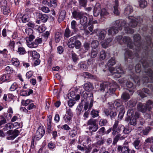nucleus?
<instances>
[{
  "label": "nucleus",
  "instance_id": "obj_29",
  "mask_svg": "<svg viewBox=\"0 0 153 153\" xmlns=\"http://www.w3.org/2000/svg\"><path fill=\"white\" fill-rule=\"evenodd\" d=\"M29 53L30 55L34 59H38L40 57L39 54L36 51H30Z\"/></svg>",
  "mask_w": 153,
  "mask_h": 153
},
{
  "label": "nucleus",
  "instance_id": "obj_3",
  "mask_svg": "<svg viewBox=\"0 0 153 153\" xmlns=\"http://www.w3.org/2000/svg\"><path fill=\"white\" fill-rule=\"evenodd\" d=\"M77 37L74 36L70 38L68 42V45L70 48H73L74 47L77 49H79L81 46L80 41L77 40Z\"/></svg>",
  "mask_w": 153,
  "mask_h": 153
},
{
  "label": "nucleus",
  "instance_id": "obj_24",
  "mask_svg": "<svg viewBox=\"0 0 153 153\" xmlns=\"http://www.w3.org/2000/svg\"><path fill=\"white\" fill-rule=\"evenodd\" d=\"M133 12L132 7L130 5L128 6L125 9L124 13L126 15H128Z\"/></svg>",
  "mask_w": 153,
  "mask_h": 153
},
{
  "label": "nucleus",
  "instance_id": "obj_31",
  "mask_svg": "<svg viewBox=\"0 0 153 153\" xmlns=\"http://www.w3.org/2000/svg\"><path fill=\"white\" fill-rule=\"evenodd\" d=\"M130 98V95L127 92L123 93L121 95L122 99L125 101H127Z\"/></svg>",
  "mask_w": 153,
  "mask_h": 153
},
{
  "label": "nucleus",
  "instance_id": "obj_41",
  "mask_svg": "<svg viewBox=\"0 0 153 153\" xmlns=\"http://www.w3.org/2000/svg\"><path fill=\"white\" fill-rule=\"evenodd\" d=\"M121 128H123V133L125 134H128L132 130L131 128L127 126L126 128H125L123 126H121Z\"/></svg>",
  "mask_w": 153,
  "mask_h": 153
},
{
  "label": "nucleus",
  "instance_id": "obj_40",
  "mask_svg": "<svg viewBox=\"0 0 153 153\" xmlns=\"http://www.w3.org/2000/svg\"><path fill=\"white\" fill-rule=\"evenodd\" d=\"M125 58H133L132 53L131 51L128 50H127L125 53Z\"/></svg>",
  "mask_w": 153,
  "mask_h": 153
},
{
  "label": "nucleus",
  "instance_id": "obj_14",
  "mask_svg": "<svg viewBox=\"0 0 153 153\" xmlns=\"http://www.w3.org/2000/svg\"><path fill=\"white\" fill-rule=\"evenodd\" d=\"M101 10L100 5L99 3H97L95 5L94 10V15L95 16H98L101 13Z\"/></svg>",
  "mask_w": 153,
  "mask_h": 153
},
{
  "label": "nucleus",
  "instance_id": "obj_20",
  "mask_svg": "<svg viewBox=\"0 0 153 153\" xmlns=\"http://www.w3.org/2000/svg\"><path fill=\"white\" fill-rule=\"evenodd\" d=\"M110 84L109 82H105L101 83L100 85L99 90L102 91H105Z\"/></svg>",
  "mask_w": 153,
  "mask_h": 153
},
{
  "label": "nucleus",
  "instance_id": "obj_47",
  "mask_svg": "<svg viewBox=\"0 0 153 153\" xmlns=\"http://www.w3.org/2000/svg\"><path fill=\"white\" fill-rule=\"evenodd\" d=\"M58 3L57 0H50L49 6L54 7H56Z\"/></svg>",
  "mask_w": 153,
  "mask_h": 153
},
{
  "label": "nucleus",
  "instance_id": "obj_50",
  "mask_svg": "<svg viewBox=\"0 0 153 153\" xmlns=\"http://www.w3.org/2000/svg\"><path fill=\"white\" fill-rule=\"evenodd\" d=\"M76 22L74 20L72 21L71 23V28L73 30L74 32H76L77 30V29L76 27Z\"/></svg>",
  "mask_w": 153,
  "mask_h": 153
},
{
  "label": "nucleus",
  "instance_id": "obj_64",
  "mask_svg": "<svg viewBox=\"0 0 153 153\" xmlns=\"http://www.w3.org/2000/svg\"><path fill=\"white\" fill-rule=\"evenodd\" d=\"M153 143V137H149L146 139L144 143L145 144H146L147 143Z\"/></svg>",
  "mask_w": 153,
  "mask_h": 153
},
{
  "label": "nucleus",
  "instance_id": "obj_49",
  "mask_svg": "<svg viewBox=\"0 0 153 153\" xmlns=\"http://www.w3.org/2000/svg\"><path fill=\"white\" fill-rule=\"evenodd\" d=\"M153 102L152 101L150 100H149L146 102V103H145V105H146V107L148 108V111H150L152 109V108L151 105L152 104Z\"/></svg>",
  "mask_w": 153,
  "mask_h": 153
},
{
  "label": "nucleus",
  "instance_id": "obj_58",
  "mask_svg": "<svg viewBox=\"0 0 153 153\" xmlns=\"http://www.w3.org/2000/svg\"><path fill=\"white\" fill-rule=\"evenodd\" d=\"M3 9V13L4 15H6L10 12V10L7 6L2 8Z\"/></svg>",
  "mask_w": 153,
  "mask_h": 153
},
{
  "label": "nucleus",
  "instance_id": "obj_16",
  "mask_svg": "<svg viewBox=\"0 0 153 153\" xmlns=\"http://www.w3.org/2000/svg\"><path fill=\"white\" fill-rule=\"evenodd\" d=\"M112 39L111 38H108L105 39V42L102 43L101 45L104 48H106L110 45V43Z\"/></svg>",
  "mask_w": 153,
  "mask_h": 153
},
{
  "label": "nucleus",
  "instance_id": "obj_38",
  "mask_svg": "<svg viewBox=\"0 0 153 153\" xmlns=\"http://www.w3.org/2000/svg\"><path fill=\"white\" fill-rule=\"evenodd\" d=\"M78 66L81 69L86 70L88 68V66L84 62H81L78 64Z\"/></svg>",
  "mask_w": 153,
  "mask_h": 153
},
{
  "label": "nucleus",
  "instance_id": "obj_48",
  "mask_svg": "<svg viewBox=\"0 0 153 153\" xmlns=\"http://www.w3.org/2000/svg\"><path fill=\"white\" fill-rule=\"evenodd\" d=\"M105 128L104 127H102L99 129L97 132V135H102L104 134L105 133Z\"/></svg>",
  "mask_w": 153,
  "mask_h": 153
},
{
  "label": "nucleus",
  "instance_id": "obj_35",
  "mask_svg": "<svg viewBox=\"0 0 153 153\" xmlns=\"http://www.w3.org/2000/svg\"><path fill=\"white\" fill-rule=\"evenodd\" d=\"M138 2L139 6L141 8H144L147 6V2L145 0H140Z\"/></svg>",
  "mask_w": 153,
  "mask_h": 153
},
{
  "label": "nucleus",
  "instance_id": "obj_8",
  "mask_svg": "<svg viewBox=\"0 0 153 153\" xmlns=\"http://www.w3.org/2000/svg\"><path fill=\"white\" fill-rule=\"evenodd\" d=\"M146 74L149 76V78L147 76L143 77V80L144 83H147L150 82L149 79L153 78V71L150 69H148V70L146 72Z\"/></svg>",
  "mask_w": 153,
  "mask_h": 153
},
{
  "label": "nucleus",
  "instance_id": "obj_4",
  "mask_svg": "<svg viewBox=\"0 0 153 153\" xmlns=\"http://www.w3.org/2000/svg\"><path fill=\"white\" fill-rule=\"evenodd\" d=\"M117 87V83L114 81H112L105 91V97H107L113 94L115 91Z\"/></svg>",
  "mask_w": 153,
  "mask_h": 153
},
{
  "label": "nucleus",
  "instance_id": "obj_30",
  "mask_svg": "<svg viewBox=\"0 0 153 153\" xmlns=\"http://www.w3.org/2000/svg\"><path fill=\"white\" fill-rule=\"evenodd\" d=\"M140 140L137 139L135 140L133 143L132 144L136 149H139L140 147Z\"/></svg>",
  "mask_w": 153,
  "mask_h": 153
},
{
  "label": "nucleus",
  "instance_id": "obj_59",
  "mask_svg": "<svg viewBox=\"0 0 153 153\" xmlns=\"http://www.w3.org/2000/svg\"><path fill=\"white\" fill-rule=\"evenodd\" d=\"M28 46L30 48H36L37 47V45L36 44H35L34 42H33L30 41L27 44Z\"/></svg>",
  "mask_w": 153,
  "mask_h": 153
},
{
  "label": "nucleus",
  "instance_id": "obj_63",
  "mask_svg": "<svg viewBox=\"0 0 153 153\" xmlns=\"http://www.w3.org/2000/svg\"><path fill=\"white\" fill-rule=\"evenodd\" d=\"M18 87V85L16 83H13L10 88V90L11 91H13L16 90Z\"/></svg>",
  "mask_w": 153,
  "mask_h": 153
},
{
  "label": "nucleus",
  "instance_id": "obj_22",
  "mask_svg": "<svg viewBox=\"0 0 153 153\" xmlns=\"http://www.w3.org/2000/svg\"><path fill=\"white\" fill-rule=\"evenodd\" d=\"M115 4L114 6V13L115 15H118L119 14V12L118 10V1L115 0L114 1Z\"/></svg>",
  "mask_w": 153,
  "mask_h": 153
},
{
  "label": "nucleus",
  "instance_id": "obj_62",
  "mask_svg": "<svg viewBox=\"0 0 153 153\" xmlns=\"http://www.w3.org/2000/svg\"><path fill=\"white\" fill-rule=\"evenodd\" d=\"M22 20L23 22L26 23L29 20V17L27 15H24L22 17Z\"/></svg>",
  "mask_w": 153,
  "mask_h": 153
},
{
  "label": "nucleus",
  "instance_id": "obj_34",
  "mask_svg": "<svg viewBox=\"0 0 153 153\" xmlns=\"http://www.w3.org/2000/svg\"><path fill=\"white\" fill-rule=\"evenodd\" d=\"M71 94H68V98L70 100H78L80 99V96L79 95L77 94L76 95H72Z\"/></svg>",
  "mask_w": 153,
  "mask_h": 153
},
{
  "label": "nucleus",
  "instance_id": "obj_12",
  "mask_svg": "<svg viewBox=\"0 0 153 153\" xmlns=\"http://www.w3.org/2000/svg\"><path fill=\"white\" fill-rule=\"evenodd\" d=\"M146 105H145V103H139L137 105V108L142 113H145L147 110H148V108L146 107Z\"/></svg>",
  "mask_w": 153,
  "mask_h": 153
},
{
  "label": "nucleus",
  "instance_id": "obj_23",
  "mask_svg": "<svg viewBox=\"0 0 153 153\" xmlns=\"http://www.w3.org/2000/svg\"><path fill=\"white\" fill-rule=\"evenodd\" d=\"M96 139L97 140V144L98 145H102L105 142L104 139L102 137L101 135H97Z\"/></svg>",
  "mask_w": 153,
  "mask_h": 153
},
{
  "label": "nucleus",
  "instance_id": "obj_46",
  "mask_svg": "<svg viewBox=\"0 0 153 153\" xmlns=\"http://www.w3.org/2000/svg\"><path fill=\"white\" fill-rule=\"evenodd\" d=\"M11 62L13 65L15 66L18 67L19 65V61L17 58H13L11 60Z\"/></svg>",
  "mask_w": 153,
  "mask_h": 153
},
{
  "label": "nucleus",
  "instance_id": "obj_51",
  "mask_svg": "<svg viewBox=\"0 0 153 153\" xmlns=\"http://www.w3.org/2000/svg\"><path fill=\"white\" fill-rule=\"evenodd\" d=\"M106 56V53L104 51H100V59L103 60L105 59Z\"/></svg>",
  "mask_w": 153,
  "mask_h": 153
},
{
  "label": "nucleus",
  "instance_id": "obj_19",
  "mask_svg": "<svg viewBox=\"0 0 153 153\" xmlns=\"http://www.w3.org/2000/svg\"><path fill=\"white\" fill-rule=\"evenodd\" d=\"M90 133L92 135L93 134V133L97 131L98 128V125H95L92 126H90L88 128Z\"/></svg>",
  "mask_w": 153,
  "mask_h": 153
},
{
  "label": "nucleus",
  "instance_id": "obj_5",
  "mask_svg": "<svg viewBox=\"0 0 153 153\" xmlns=\"http://www.w3.org/2000/svg\"><path fill=\"white\" fill-rule=\"evenodd\" d=\"M114 107L113 106H111V108L109 107L108 109H106L104 112L105 115L107 116L110 115L111 118L112 119L117 115L116 113L114 111Z\"/></svg>",
  "mask_w": 153,
  "mask_h": 153
},
{
  "label": "nucleus",
  "instance_id": "obj_27",
  "mask_svg": "<svg viewBox=\"0 0 153 153\" xmlns=\"http://www.w3.org/2000/svg\"><path fill=\"white\" fill-rule=\"evenodd\" d=\"M84 88L85 90L91 91L93 89L94 87L92 84L88 83L84 84Z\"/></svg>",
  "mask_w": 153,
  "mask_h": 153
},
{
  "label": "nucleus",
  "instance_id": "obj_43",
  "mask_svg": "<svg viewBox=\"0 0 153 153\" xmlns=\"http://www.w3.org/2000/svg\"><path fill=\"white\" fill-rule=\"evenodd\" d=\"M127 87L129 88H131V90H129L130 92H132L134 91L133 89L134 88V86L133 84L130 81H127L126 84Z\"/></svg>",
  "mask_w": 153,
  "mask_h": 153
},
{
  "label": "nucleus",
  "instance_id": "obj_28",
  "mask_svg": "<svg viewBox=\"0 0 153 153\" xmlns=\"http://www.w3.org/2000/svg\"><path fill=\"white\" fill-rule=\"evenodd\" d=\"M62 37V34L61 33L56 32L55 33V40L56 43H58L60 41Z\"/></svg>",
  "mask_w": 153,
  "mask_h": 153
},
{
  "label": "nucleus",
  "instance_id": "obj_25",
  "mask_svg": "<svg viewBox=\"0 0 153 153\" xmlns=\"http://www.w3.org/2000/svg\"><path fill=\"white\" fill-rule=\"evenodd\" d=\"M65 12L64 10L61 11L59 13V17L58 18V21L59 23H60L62 21H63L65 17Z\"/></svg>",
  "mask_w": 153,
  "mask_h": 153
},
{
  "label": "nucleus",
  "instance_id": "obj_9",
  "mask_svg": "<svg viewBox=\"0 0 153 153\" xmlns=\"http://www.w3.org/2000/svg\"><path fill=\"white\" fill-rule=\"evenodd\" d=\"M108 104L109 107L111 108V106H113V107H114V110L115 109V108H116V109H118V110L121 109V106H124L122 105V103L120 100H116L115 101L113 105L109 103H108Z\"/></svg>",
  "mask_w": 153,
  "mask_h": 153
},
{
  "label": "nucleus",
  "instance_id": "obj_2",
  "mask_svg": "<svg viewBox=\"0 0 153 153\" xmlns=\"http://www.w3.org/2000/svg\"><path fill=\"white\" fill-rule=\"evenodd\" d=\"M72 14L74 18H78L80 19V22L82 25V28H81V30H84L87 22V18L85 16L87 15V14L86 13H84L82 12L74 11L72 13Z\"/></svg>",
  "mask_w": 153,
  "mask_h": 153
},
{
  "label": "nucleus",
  "instance_id": "obj_15",
  "mask_svg": "<svg viewBox=\"0 0 153 153\" xmlns=\"http://www.w3.org/2000/svg\"><path fill=\"white\" fill-rule=\"evenodd\" d=\"M90 43L87 42H85L83 44L82 47L80 49V51L83 53L87 52L90 48Z\"/></svg>",
  "mask_w": 153,
  "mask_h": 153
},
{
  "label": "nucleus",
  "instance_id": "obj_37",
  "mask_svg": "<svg viewBox=\"0 0 153 153\" xmlns=\"http://www.w3.org/2000/svg\"><path fill=\"white\" fill-rule=\"evenodd\" d=\"M39 16L44 22H46L48 18V16L45 14H39Z\"/></svg>",
  "mask_w": 153,
  "mask_h": 153
},
{
  "label": "nucleus",
  "instance_id": "obj_17",
  "mask_svg": "<svg viewBox=\"0 0 153 153\" xmlns=\"http://www.w3.org/2000/svg\"><path fill=\"white\" fill-rule=\"evenodd\" d=\"M88 2V0H78V7L79 8H85L87 5Z\"/></svg>",
  "mask_w": 153,
  "mask_h": 153
},
{
  "label": "nucleus",
  "instance_id": "obj_36",
  "mask_svg": "<svg viewBox=\"0 0 153 153\" xmlns=\"http://www.w3.org/2000/svg\"><path fill=\"white\" fill-rule=\"evenodd\" d=\"M73 34V33L71 32V30L69 28H66L65 30L64 36L65 37L68 38L70 36H72Z\"/></svg>",
  "mask_w": 153,
  "mask_h": 153
},
{
  "label": "nucleus",
  "instance_id": "obj_44",
  "mask_svg": "<svg viewBox=\"0 0 153 153\" xmlns=\"http://www.w3.org/2000/svg\"><path fill=\"white\" fill-rule=\"evenodd\" d=\"M118 111H119V114L118 117L121 119L123 118L125 113L124 106H121V109L118 110Z\"/></svg>",
  "mask_w": 153,
  "mask_h": 153
},
{
  "label": "nucleus",
  "instance_id": "obj_57",
  "mask_svg": "<svg viewBox=\"0 0 153 153\" xmlns=\"http://www.w3.org/2000/svg\"><path fill=\"white\" fill-rule=\"evenodd\" d=\"M99 45V42L97 40H94L91 42L92 47L94 48H97Z\"/></svg>",
  "mask_w": 153,
  "mask_h": 153
},
{
  "label": "nucleus",
  "instance_id": "obj_21",
  "mask_svg": "<svg viewBox=\"0 0 153 153\" xmlns=\"http://www.w3.org/2000/svg\"><path fill=\"white\" fill-rule=\"evenodd\" d=\"M116 74L114 76L116 78H118L121 76L120 74L123 73V71L122 68L119 67L116 69Z\"/></svg>",
  "mask_w": 153,
  "mask_h": 153
},
{
  "label": "nucleus",
  "instance_id": "obj_56",
  "mask_svg": "<svg viewBox=\"0 0 153 153\" xmlns=\"http://www.w3.org/2000/svg\"><path fill=\"white\" fill-rule=\"evenodd\" d=\"M137 121L136 119H135L134 117H131L129 123L131 125L135 126L136 124Z\"/></svg>",
  "mask_w": 153,
  "mask_h": 153
},
{
  "label": "nucleus",
  "instance_id": "obj_53",
  "mask_svg": "<svg viewBox=\"0 0 153 153\" xmlns=\"http://www.w3.org/2000/svg\"><path fill=\"white\" fill-rule=\"evenodd\" d=\"M5 71L7 73V74H9L12 73L13 72V71L12 68L9 66H7L5 69Z\"/></svg>",
  "mask_w": 153,
  "mask_h": 153
},
{
  "label": "nucleus",
  "instance_id": "obj_54",
  "mask_svg": "<svg viewBox=\"0 0 153 153\" xmlns=\"http://www.w3.org/2000/svg\"><path fill=\"white\" fill-rule=\"evenodd\" d=\"M98 113L99 112L98 111L93 110L91 112V115L92 117L95 118L98 116Z\"/></svg>",
  "mask_w": 153,
  "mask_h": 153
},
{
  "label": "nucleus",
  "instance_id": "obj_6",
  "mask_svg": "<svg viewBox=\"0 0 153 153\" xmlns=\"http://www.w3.org/2000/svg\"><path fill=\"white\" fill-rule=\"evenodd\" d=\"M134 44L136 48H135L137 51H139L141 49V46L140 42V36L139 34H136L134 36ZM143 48V47H142Z\"/></svg>",
  "mask_w": 153,
  "mask_h": 153
},
{
  "label": "nucleus",
  "instance_id": "obj_13",
  "mask_svg": "<svg viewBox=\"0 0 153 153\" xmlns=\"http://www.w3.org/2000/svg\"><path fill=\"white\" fill-rule=\"evenodd\" d=\"M106 33V31L104 30L98 31L97 33L98 39L100 40H103L105 38Z\"/></svg>",
  "mask_w": 153,
  "mask_h": 153
},
{
  "label": "nucleus",
  "instance_id": "obj_1",
  "mask_svg": "<svg viewBox=\"0 0 153 153\" xmlns=\"http://www.w3.org/2000/svg\"><path fill=\"white\" fill-rule=\"evenodd\" d=\"M128 19L130 21L129 24L126 23L124 20L121 22L119 20L116 21L114 23V26L110 27L108 29V35H114L118 33L119 30H121L123 27L126 33L131 34L133 33V30L130 28L128 26H130L132 27H135L137 24L138 19L136 20L135 18L130 16L128 17Z\"/></svg>",
  "mask_w": 153,
  "mask_h": 153
},
{
  "label": "nucleus",
  "instance_id": "obj_10",
  "mask_svg": "<svg viewBox=\"0 0 153 153\" xmlns=\"http://www.w3.org/2000/svg\"><path fill=\"white\" fill-rule=\"evenodd\" d=\"M123 42L127 44L128 47L130 48H132L133 47L131 39L128 37L124 36L123 39Z\"/></svg>",
  "mask_w": 153,
  "mask_h": 153
},
{
  "label": "nucleus",
  "instance_id": "obj_55",
  "mask_svg": "<svg viewBox=\"0 0 153 153\" xmlns=\"http://www.w3.org/2000/svg\"><path fill=\"white\" fill-rule=\"evenodd\" d=\"M69 135L72 137H75L77 134V131L73 129L69 131Z\"/></svg>",
  "mask_w": 153,
  "mask_h": 153
},
{
  "label": "nucleus",
  "instance_id": "obj_39",
  "mask_svg": "<svg viewBox=\"0 0 153 153\" xmlns=\"http://www.w3.org/2000/svg\"><path fill=\"white\" fill-rule=\"evenodd\" d=\"M17 52L20 55H24L26 53L25 48L23 47H19L18 48Z\"/></svg>",
  "mask_w": 153,
  "mask_h": 153
},
{
  "label": "nucleus",
  "instance_id": "obj_61",
  "mask_svg": "<svg viewBox=\"0 0 153 153\" xmlns=\"http://www.w3.org/2000/svg\"><path fill=\"white\" fill-rule=\"evenodd\" d=\"M0 120V126L7 123L6 119L3 116H1Z\"/></svg>",
  "mask_w": 153,
  "mask_h": 153
},
{
  "label": "nucleus",
  "instance_id": "obj_7",
  "mask_svg": "<svg viewBox=\"0 0 153 153\" xmlns=\"http://www.w3.org/2000/svg\"><path fill=\"white\" fill-rule=\"evenodd\" d=\"M45 134V130L43 126H40L36 131L35 138L37 140H39Z\"/></svg>",
  "mask_w": 153,
  "mask_h": 153
},
{
  "label": "nucleus",
  "instance_id": "obj_11",
  "mask_svg": "<svg viewBox=\"0 0 153 153\" xmlns=\"http://www.w3.org/2000/svg\"><path fill=\"white\" fill-rule=\"evenodd\" d=\"M130 150L128 147H122L121 146H117V151L118 152L121 153H129Z\"/></svg>",
  "mask_w": 153,
  "mask_h": 153
},
{
  "label": "nucleus",
  "instance_id": "obj_60",
  "mask_svg": "<svg viewBox=\"0 0 153 153\" xmlns=\"http://www.w3.org/2000/svg\"><path fill=\"white\" fill-rule=\"evenodd\" d=\"M15 43L14 41H10L8 46L13 51H14V47Z\"/></svg>",
  "mask_w": 153,
  "mask_h": 153
},
{
  "label": "nucleus",
  "instance_id": "obj_32",
  "mask_svg": "<svg viewBox=\"0 0 153 153\" xmlns=\"http://www.w3.org/2000/svg\"><path fill=\"white\" fill-rule=\"evenodd\" d=\"M97 120L93 118H91L88 120L87 122V124L88 125L90 126L97 125L98 124L97 123Z\"/></svg>",
  "mask_w": 153,
  "mask_h": 153
},
{
  "label": "nucleus",
  "instance_id": "obj_26",
  "mask_svg": "<svg viewBox=\"0 0 153 153\" xmlns=\"http://www.w3.org/2000/svg\"><path fill=\"white\" fill-rule=\"evenodd\" d=\"M19 133V131L17 129H15L14 130L13 135H11L10 136L7 137V139L8 140L14 139L18 136Z\"/></svg>",
  "mask_w": 153,
  "mask_h": 153
},
{
  "label": "nucleus",
  "instance_id": "obj_18",
  "mask_svg": "<svg viewBox=\"0 0 153 153\" xmlns=\"http://www.w3.org/2000/svg\"><path fill=\"white\" fill-rule=\"evenodd\" d=\"M87 64L88 68H94L96 66V63L95 62V60L93 59H90L87 61Z\"/></svg>",
  "mask_w": 153,
  "mask_h": 153
},
{
  "label": "nucleus",
  "instance_id": "obj_45",
  "mask_svg": "<svg viewBox=\"0 0 153 153\" xmlns=\"http://www.w3.org/2000/svg\"><path fill=\"white\" fill-rule=\"evenodd\" d=\"M116 63V61L114 58H111V59H109L107 63V65L108 66H111L114 65Z\"/></svg>",
  "mask_w": 153,
  "mask_h": 153
},
{
  "label": "nucleus",
  "instance_id": "obj_52",
  "mask_svg": "<svg viewBox=\"0 0 153 153\" xmlns=\"http://www.w3.org/2000/svg\"><path fill=\"white\" fill-rule=\"evenodd\" d=\"M136 102L132 100H130L127 103L128 106L130 107H133L136 105Z\"/></svg>",
  "mask_w": 153,
  "mask_h": 153
},
{
  "label": "nucleus",
  "instance_id": "obj_33",
  "mask_svg": "<svg viewBox=\"0 0 153 153\" xmlns=\"http://www.w3.org/2000/svg\"><path fill=\"white\" fill-rule=\"evenodd\" d=\"M10 79L11 76L10 74H5L1 76L0 78V80L3 82H4Z\"/></svg>",
  "mask_w": 153,
  "mask_h": 153
},
{
  "label": "nucleus",
  "instance_id": "obj_42",
  "mask_svg": "<svg viewBox=\"0 0 153 153\" xmlns=\"http://www.w3.org/2000/svg\"><path fill=\"white\" fill-rule=\"evenodd\" d=\"M83 100L82 101L81 103L77 107L76 109L77 114L78 115L80 114L81 112L82 111V108H83L82 104L83 103Z\"/></svg>",
  "mask_w": 153,
  "mask_h": 153
}]
</instances>
